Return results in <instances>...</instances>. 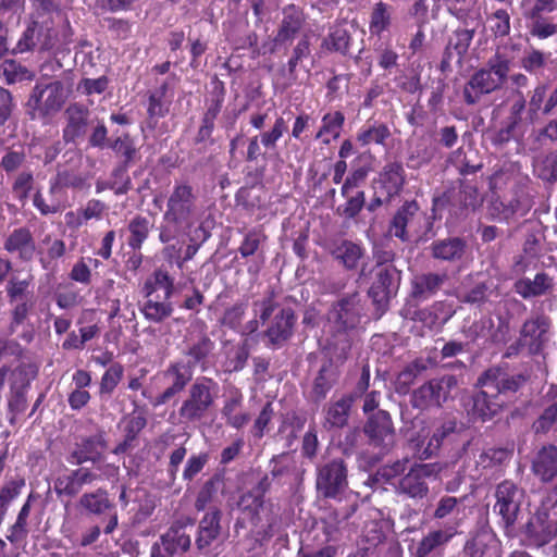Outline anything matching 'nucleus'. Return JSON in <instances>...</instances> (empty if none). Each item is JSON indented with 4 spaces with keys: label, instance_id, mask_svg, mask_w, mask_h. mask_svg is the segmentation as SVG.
Returning a JSON list of instances; mask_svg holds the SVG:
<instances>
[{
    "label": "nucleus",
    "instance_id": "nucleus-1",
    "mask_svg": "<svg viewBox=\"0 0 557 557\" xmlns=\"http://www.w3.org/2000/svg\"><path fill=\"white\" fill-rule=\"evenodd\" d=\"M219 384L208 376L197 377L188 387L187 395L178 408L182 422L194 423L205 419L219 397Z\"/></svg>",
    "mask_w": 557,
    "mask_h": 557
},
{
    "label": "nucleus",
    "instance_id": "nucleus-2",
    "mask_svg": "<svg viewBox=\"0 0 557 557\" xmlns=\"http://www.w3.org/2000/svg\"><path fill=\"white\" fill-rule=\"evenodd\" d=\"M66 99L63 82L37 83L26 101V112L32 120L46 121L62 109Z\"/></svg>",
    "mask_w": 557,
    "mask_h": 557
},
{
    "label": "nucleus",
    "instance_id": "nucleus-3",
    "mask_svg": "<svg viewBox=\"0 0 557 557\" xmlns=\"http://www.w3.org/2000/svg\"><path fill=\"white\" fill-rule=\"evenodd\" d=\"M556 506L557 485L547 494L524 525L525 537L532 545L542 547L557 537V518L552 517L550 513Z\"/></svg>",
    "mask_w": 557,
    "mask_h": 557
},
{
    "label": "nucleus",
    "instance_id": "nucleus-4",
    "mask_svg": "<svg viewBox=\"0 0 557 557\" xmlns=\"http://www.w3.org/2000/svg\"><path fill=\"white\" fill-rule=\"evenodd\" d=\"M483 202L478 186L470 181H460L458 188H451L433 199V211L447 206L451 218L463 220Z\"/></svg>",
    "mask_w": 557,
    "mask_h": 557
},
{
    "label": "nucleus",
    "instance_id": "nucleus-5",
    "mask_svg": "<svg viewBox=\"0 0 557 557\" xmlns=\"http://www.w3.org/2000/svg\"><path fill=\"white\" fill-rule=\"evenodd\" d=\"M457 386L458 379L451 374L432 379L412 392L410 398L411 406L420 410L440 408L450 397L451 391Z\"/></svg>",
    "mask_w": 557,
    "mask_h": 557
},
{
    "label": "nucleus",
    "instance_id": "nucleus-6",
    "mask_svg": "<svg viewBox=\"0 0 557 557\" xmlns=\"http://www.w3.org/2000/svg\"><path fill=\"white\" fill-rule=\"evenodd\" d=\"M494 496V512L500 517L506 533H510L518 520L524 491L513 482L505 480L496 486Z\"/></svg>",
    "mask_w": 557,
    "mask_h": 557
},
{
    "label": "nucleus",
    "instance_id": "nucleus-7",
    "mask_svg": "<svg viewBox=\"0 0 557 557\" xmlns=\"http://www.w3.org/2000/svg\"><path fill=\"white\" fill-rule=\"evenodd\" d=\"M347 465L342 458H333L317 468L315 486L318 493L325 498H337L346 491Z\"/></svg>",
    "mask_w": 557,
    "mask_h": 557
},
{
    "label": "nucleus",
    "instance_id": "nucleus-8",
    "mask_svg": "<svg viewBox=\"0 0 557 557\" xmlns=\"http://www.w3.org/2000/svg\"><path fill=\"white\" fill-rule=\"evenodd\" d=\"M196 214L197 194L194 188L187 183L176 184L168 198L163 220L191 225Z\"/></svg>",
    "mask_w": 557,
    "mask_h": 557
},
{
    "label": "nucleus",
    "instance_id": "nucleus-9",
    "mask_svg": "<svg viewBox=\"0 0 557 557\" xmlns=\"http://www.w3.org/2000/svg\"><path fill=\"white\" fill-rule=\"evenodd\" d=\"M389 259V253L385 252L383 261L379 262L373 270L374 280L368 292L369 297L380 309H385L400 281V272L393 264H385Z\"/></svg>",
    "mask_w": 557,
    "mask_h": 557
},
{
    "label": "nucleus",
    "instance_id": "nucleus-10",
    "mask_svg": "<svg viewBox=\"0 0 557 557\" xmlns=\"http://www.w3.org/2000/svg\"><path fill=\"white\" fill-rule=\"evenodd\" d=\"M363 315L364 308L361 296L358 292H354L333 305L329 313V321L333 324V329L350 333L360 324Z\"/></svg>",
    "mask_w": 557,
    "mask_h": 557
},
{
    "label": "nucleus",
    "instance_id": "nucleus-11",
    "mask_svg": "<svg viewBox=\"0 0 557 557\" xmlns=\"http://www.w3.org/2000/svg\"><path fill=\"white\" fill-rule=\"evenodd\" d=\"M441 471L437 463H416L404 474L397 491L410 498H423L429 494L428 480H435Z\"/></svg>",
    "mask_w": 557,
    "mask_h": 557
},
{
    "label": "nucleus",
    "instance_id": "nucleus-12",
    "mask_svg": "<svg viewBox=\"0 0 557 557\" xmlns=\"http://www.w3.org/2000/svg\"><path fill=\"white\" fill-rule=\"evenodd\" d=\"M363 433L371 446L384 453L391 450L396 442L392 417L385 410H377L368 418L363 426Z\"/></svg>",
    "mask_w": 557,
    "mask_h": 557
},
{
    "label": "nucleus",
    "instance_id": "nucleus-13",
    "mask_svg": "<svg viewBox=\"0 0 557 557\" xmlns=\"http://www.w3.org/2000/svg\"><path fill=\"white\" fill-rule=\"evenodd\" d=\"M307 23L304 10L294 4H287L282 10V20L272 39V51L287 48L300 34Z\"/></svg>",
    "mask_w": 557,
    "mask_h": 557
},
{
    "label": "nucleus",
    "instance_id": "nucleus-14",
    "mask_svg": "<svg viewBox=\"0 0 557 557\" xmlns=\"http://www.w3.org/2000/svg\"><path fill=\"white\" fill-rule=\"evenodd\" d=\"M527 382L521 373H510L503 367H491L478 379L476 385L491 388L499 398L502 395L518 392Z\"/></svg>",
    "mask_w": 557,
    "mask_h": 557
},
{
    "label": "nucleus",
    "instance_id": "nucleus-15",
    "mask_svg": "<svg viewBox=\"0 0 557 557\" xmlns=\"http://www.w3.org/2000/svg\"><path fill=\"white\" fill-rule=\"evenodd\" d=\"M506 79L494 74L488 67H482L475 71L463 87V100L472 106L480 101L483 95L492 94L503 87Z\"/></svg>",
    "mask_w": 557,
    "mask_h": 557
},
{
    "label": "nucleus",
    "instance_id": "nucleus-16",
    "mask_svg": "<svg viewBox=\"0 0 557 557\" xmlns=\"http://www.w3.org/2000/svg\"><path fill=\"white\" fill-rule=\"evenodd\" d=\"M107 447L106 434L99 431L94 435L82 437L71 450L67 461L74 466H81L87 461L96 463L100 461Z\"/></svg>",
    "mask_w": 557,
    "mask_h": 557
},
{
    "label": "nucleus",
    "instance_id": "nucleus-17",
    "mask_svg": "<svg viewBox=\"0 0 557 557\" xmlns=\"http://www.w3.org/2000/svg\"><path fill=\"white\" fill-rule=\"evenodd\" d=\"M550 325V319L543 313H537L524 321L520 335L531 354H539L548 342Z\"/></svg>",
    "mask_w": 557,
    "mask_h": 557
},
{
    "label": "nucleus",
    "instance_id": "nucleus-18",
    "mask_svg": "<svg viewBox=\"0 0 557 557\" xmlns=\"http://www.w3.org/2000/svg\"><path fill=\"white\" fill-rule=\"evenodd\" d=\"M99 475L91 469L81 467L67 474L60 475L54 481V492L59 497L73 498L77 496L85 485H91Z\"/></svg>",
    "mask_w": 557,
    "mask_h": 557
},
{
    "label": "nucleus",
    "instance_id": "nucleus-19",
    "mask_svg": "<svg viewBox=\"0 0 557 557\" xmlns=\"http://www.w3.org/2000/svg\"><path fill=\"white\" fill-rule=\"evenodd\" d=\"M423 219L419 205L416 201H407L395 213L389 232L397 238L406 242L409 239L410 232H417L418 226Z\"/></svg>",
    "mask_w": 557,
    "mask_h": 557
},
{
    "label": "nucleus",
    "instance_id": "nucleus-20",
    "mask_svg": "<svg viewBox=\"0 0 557 557\" xmlns=\"http://www.w3.org/2000/svg\"><path fill=\"white\" fill-rule=\"evenodd\" d=\"M465 557H500V542L488 528H483L467 541L463 547Z\"/></svg>",
    "mask_w": 557,
    "mask_h": 557
},
{
    "label": "nucleus",
    "instance_id": "nucleus-21",
    "mask_svg": "<svg viewBox=\"0 0 557 557\" xmlns=\"http://www.w3.org/2000/svg\"><path fill=\"white\" fill-rule=\"evenodd\" d=\"M194 369L184 361L171 363L164 371V377L170 381V386L159 396V403L169 401L176 394L185 389L187 384L193 380Z\"/></svg>",
    "mask_w": 557,
    "mask_h": 557
},
{
    "label": "nucleus",
    "instance_id": "nucleus-22",
    "mask_svg": "<svg viewBox=\"0 0 557 557\" xmlns=\"http://www.w3.org/2000/svg\"><path fill=\"white\" fill-rule=\"evenodd\" d=\"M296 318L290 308H281L274 315L264 335L269 344L280 347L293 335Z\"/></svg>",
    "mask_w": 557,
    "mask_h": 557
},
{
    "label": "nucleus",
    "instance_id": "nucleus-23",
    "mask_svg": "<svg viewBox=\"0 0 557 557\" xmlns=\"http://www.w3.org/2000/svg\"><path fill=\"white\" fill-rule=\"evenodd\" d=\"M457 524H448L443 529L430 530L418 543L416 557H428L433 553H440L457 534Z\"/></svg>",
    "mask_w": 557,
    "mask_h": 557
},
{
    "label": "nucleus",
    "instance_id": "nucleus-24",
    "mask_svg": "<svg viewBox=\"0 0 557 557\" xmlns=\"http://www.w3.org/2000/svg\"><path fill=\"white\" fill-rule=\"evenodd\" d=\"M356 511V506L350 505L344 508H335L327 512L321 520V543L330 544L341 539L345 521Z\"/></svg>",
    "mask_w": 557,
    "mask_h": 557
},
{
    "label": "nucleus",
    "instance_id": "nucleus-25",
    "mask_svg": "<svg viewBox=\"0 0 557 557\" xmlns=\"http://www.w3.org/2000/svg\"><path fill=\"white\" fill-rule=\"evenodd\" d=\"M447 280L446 273L425 272L416 274L411 280V295L416 300H428L442 288Z\"/></svg>",
    "mask_w": 557,
    "mask_h": 557
},
{
    "label": "nucleus",
    "instance_id": "nucleus-26",
    "mask_svg": "<svg viewBox=\"0 0 557 557\" xmlns=\"http://www.w3.org/2000/svg\"><path fill=\"white\" fill-rule=\"evenodd\" d=\"M330 255L346 270H355L364 255V249L348 239H338L329 244Z\"/></svg>",
    "mask_w": 557,
    "mask_h": 557
},
{
    "label": "nucleus",
    "instance_id": "nucleus-27",
    "mask_svg": "<svg viewBox=\"0 0 557 557\" xmlns=\"http://www.w3.org/2000/svg\"><path fill=\"white\" fill-rule=\"evenodd\" d=\"M405 183L404 169L398 163H389L384 166L380 177L374 182V190L387 199L398 195Z\"/></svg>",
    "mask_w": 557,
    "mask_h": 557
},
{
    "label": "nucleus",
    "instance_id": "nucleus-28",
    "mask_svg": "<svg viewBox=\"0 0 557 557\" xmlns=\"http://www.w3.org/2000/svg\"><path fill=\"white\" fill-rule=\"evenodd\" d=\"M532 472L540 481L547 483L557 478V447L545 445L532 460Z\"/></svg>",
    "mask_w": 557,
    "mask_h": 557
},
{
    "label": "nucleus",
    "instance_id": "nucleus-29",
    "mask_svg": "<svg viewBox=\"0 0 557 557\" xmlns=\"http://www.w3.org/2000/svg\"><path fill=\"white\" fill-rule=\"evenodd\" d=\"M504 401L491 388L482 387L472 396L471 411L482 421L491 420L503 409Z\"/></svg>",
    "mask_w": 557,
    "mask_h": 557
},
{
    "label": "nucleus",
    "instance_id": "nucleus-30",
    "mask_svg": "<svg viewBox=\"0 0 557 557\" xmlns=\"http://www.w3.org/2000/svg\"><path fill=\"white\" fill-rule=\"evenodd\" d=\"M4 249L10 253H16L23 261L32 260L36 246L30 231L26 227L15 228L5 239Z\"/></svg>",
    "mask_w": 557,
    "mask_h": 557
},
{
    "label": "nucleus",
    "instance_id": "nucleus-31",
    "mask_svg": "<svg viewBox=\"0 0 557 557\" xmlns=\"http://www.w3.org/2000/svg\"><path fill=\"white\" fill-rule=\"evenodd\" d=\"M89 110L83 104H71L65 111L67 124L63 129V139H77L85 136L89 125Z\"/></svg>",
    "mask_w": 557,
    "mask_h": 557
},
{
    "label": "nucleus",
    "instance_id": "nucleus-32",
    "mask_svg": "<svg viewBox=\"0 0 557 557\" xmlns=\"http://www.w3.org/2000/svg\"><path fill=\"white\" fill-rule=\"evenodd\" d=\"M351 343L352 339L349 332L333 329L324 348L327 356L326 361L341 367L348 358Z\"/></svg>",
    "mask_w": 557,
    "mask_h": 557
},
{
    "label": "nucleus",
    "instance_id": "nucleus-33",
    "mask_svg": "<svg viewBox=\"0 0 557 557\" xmlns=\"http://www.w3.org/2000/svg\"><path fill=\"white\" fill-rule=\"evenodd\" d=\"M221 510L214 508L202 517L198 525V535L196 537L198 549L202 550L209 547L219 537L221 533Z\"/></svg>",
    "mask_w": 557,
    "mask_h": 557
},
{
    "label": "nucleus",
    "instance_id": "nucleus-34",
    "mask_svg": "<svg viewBox=\"0 0 557 557\" xmlns=\"http://www.w3.org/2000/svg\"><path fill=\"white\" fill-rule=\"evenodd\" d=\"M354 400L352 395H344L339 399L331 401L325 408L324 428H344L348 423Z\"/></svg>",
    "mask_w": 557,
    "mask_h": 557
},
{
    "label": "nucleus",
    "instance_id": "nucleus-35",
    "mask_svg": "<svg viewBox=\"0 0 557 557\" xmlns=\"http://www.w3.org/2000/svg\"><path fill=\"white\" fill-rule=\"evenodd\" d=\"M213 349L214 342L207 334H200L184 351L185 356L188 357L186 363L190 364L193 369L200 366L202 370H206L208 358Z\"/></svg>",
    "mask_w": 557,
    "mask_h": 557
},
{
    "label": "nucleus",
    "instance_id": "nucleus-36",
    "mask_svg": "<svg viewBox=\"0 0 557 557\" xmlns=\"http://www.w3.org/2000/svg\"><path fill=\"white\" fill-rule=\"evenodd\" d=\"M351 41L349 30L343 24H337L331 27L329 34L323 38L321 49L346 55L349 52Z\"/></svg>",
    "mask_w": 557,
    "mask_h": 557
},
{
    "label": "nucleus",
    "instance_id": "nucleus-37",
    "mask_svg": "<svg viewBox=\"0 0 557 557\" xmlns=\"http://www.w3.org/2000/svg\"><path fill=\"white\" fill-rule=\"evenodd\" d=\"M553 287V278L546 273H537L533 280L525 277L516 282L515 290L522 298L537 297L546 294Z\"/></svg>",
    "mask_w": 557,
    "mask_h": 557
},
{
    "label": "nucleus",
    "instance_id": "nucleus-38",
    "mask_svg": "<svg viewBox=\"0 0 557 557\" xmlns=\"http://www.w3.org/2000/svg\"><path fill=\"white\" fill-rule=\"evenodd\" d=\"M394 8L384 2L374 3L370 13L369 32L372 36H381L388 32L393 24Z\"/></svg>",
    "mask_w": 557,
    "mask_h": 557
},
{
    "label": "nucleus",
    "instance_id": "nucleus-39",
    "mask_svg": "<svg viewBox=\"0 0 557 557\" xmlns=\"http://www.w3.org/2000/svg\"><path fill=\"white\" fill-rule=\"evenodd\" d=\"M78 505L86 512L95 516L104 515L114 508L108 492L103 488H97L94 492L83 494L79 497Z\"/></svg>",
    "mask_w": 557,
    "mask_h": 557
},
{
    "label": "nucleus",
    "instance_id": "nucleus-40",
    "mask_svg": "<svg viewBox=\"0 0 557 557\" xmlns=\"http://www.w3.org/2000/svg\"><path fill=\"white\" fill-rule=\"evenodd\" d=\"M432 256L444 261L460 260L466 251V243L459 237L436 240L431 245Z\"/></svg>",
    "mask_w": 557,
    "mask_h": 557
},
{
    "label": "nucleus",
    "instance_id": "nucleus-41",
    "mask_svg": "<svg viewBox=\"0 0 557 557\" xmlns=\"http://www.w3.org/2000/svg\"><path fill=\"white\" fill-rule=\"evenodd\" d=\"M455 159L460 166V172L462 174L473 173L480 170L483 165L480 157V150L478 148V141H465L456 151Z\"/></svg>",
    "mask_w": 557,
    "mask_h": 557
},
{
    "label": "nucleus",
    "instance_id": "nucleus-42",
    "mask_svg": "<svg viewBox=\"0 0 557 557\" xmlns=\"http://www.w3.org/2000/svg\"><path fill=\"white\" fill-rule=\"evenodd\" d=\"M523 16L529 21L530 36L544 40L557 34V24L552 17L544 16V13L524 12Z\"/></svg>",
    "mask_w": 557,
    "mask_h": 557
},
{
    "label": "nucleus",
    "instance_id": "nucleus-43",
    "mask_svg": "<svg viewBox=\"0 0 557 557\" xmlns=\"http://www.w3.org/2000/svg\"><path fill=\"white\" fill-rule=\"evenodd\" d=\"M493 295H498L497 286L488 280L474 284L471 288L461 293L458 298L463 304L481 307Z\"/></svg>",
    "mask_w": 557,
    "mask_h": 557
},
{
    "label": "nucleus",
    "instance_id": "nucleus-44",
    "mask_svg": "<svg viewBox=\"0 0 557 557\" xmlns=\"http://www.w3.org/2000/svg\"><path fill=\"white\" fill-rule=\"evenodd\" d=\"M146 297L147 300L143 305L141 312L147 320L159 323L172 314L173 306L169 299L161 297L160 294Z\"/></svg>",
    "mask_w": 557,
    "mask_h": 557
},
{
    "label": "nucleus",
    "instance_id": "nucleus-45",
    "mask_svg": "<svg viewBox=\"0 0 557 557\" xmlns=\"http://www.w3.org/2000/svg\"><path fill=\"white\" fill-rule=\"evenodd\" d=\"M224 487V476L219 473L214 474L201 486L195 500V508L198 511L205 510L209 504L216 500L219 493L223 492Z\"/></svg>",
    "mask_w": 557,
    "mask_h": 557
},
{
    "label": "nucleus",
    "instance_id": "nucleus-46",
    "mask_svg": "<svg viewBox=\"0 0 557 557\" xmlns=\"http://www.w3.org/2000/svg\"><path fill=\"white\" fill-rule=\"evenodd\" d=\"M339 367L336 363L325 361L313 383V394L318 398H324L327 392L337 382Z\"/></svg>",
    "mask_w": 557,
    "mask_h": 557
},
{
    "label": "nucleus",
    "instance_id": "nucleus-47",
    "mask_svg": "<svg viewBox=\"0 0 557 557\" xmlns=\"http://www.w3.org/2000/svg\"><path fill=\"white\" fill-rule=\"evenodd\" d=\"M162 546L170 555H174L178 549L186 552L190 547V537L180 524H173L160 537Z\"/></svg>",
    "mask_w": 557,
    "mask_h": 557
},
{
    "label": "nucleus",
    "instance_id": "nucleus-48",
    "mask_svg": "<svg viewBox=\"0 0 557 557\" xmlns=\"http://www.w3.org/2000/svg\"><path fill=\"white\" fill-rule=\"evenodd\" d=\"M0 73L8 85L33 81L35 77L33 71L13 59H7L1 63Z\"/></svg>",
    "mask_w": 557,
    "mask_h": 557
},
{
    "label": "nucleus",
    "instance_id": "nucleus-49",
    "mask_svg": "<svg viewBox=\"0 0 557 557\" xmlns=\"http://www.w3.org/2000/svg\"><path fill=\"white\" fill-rule=\"evenodd\" d=\"M345 123V115L342 111H331L325 113L321 120V126L315 135V139L321 137L337 139L341 136Z\"/></svg>",
    "mask_w": 557,
    "mask_h": 557
},
{
    "label": "nucleus",
    "instance_id": "nucleus-50",
    "mask_svg": "<svg viewBox=\"0 0 557 557\" xmlns=\"http://www.w3.org/2000/svg\"><path fill=\"white\" fill-rule=\"evenodd\" d=\"M264 499L255 493H244L238 502L237 508L242 511L245 518H248L252 525H258L261 521L260 511L263 508Z\"/></svg>",
    "mask_w": 557,
    "mask_h": 557
},
{
    "label": "nucleus",
    "instance_id": "nucleus-51",
    "mask_svg": "<svg viewBox=\"0 0 557 557\" xmlns=\"http://www.w3.org/2000/svg\"><path fill=\"white\" fill-rule=\"evenodd\" d=\"M429 359H416L410 362L397 376V391L407 392L416 379L422 375L429 368Z\"/></svg>",
    "mask_w": 557,
    "mask_h": 557
},
{
    "label": "nucleus",
    "instance_id": "nucleus-52",
    "mask_svg": "<svg viewBox=\"0 0 557 557\" xmlns=\"http://www.w3.org/2000/svg\"><path fill=\"white\" fill-rule=\"evenodd\" d=\"M144 289L146 296H156L161 292V297L170 299L174 289L173 278L170 277L168 272L157 270L152 280L146 282Z\"/></svg>",
    "mask_w": 557,
    "mask_h": 557
},
{
    "label": "nucleus",
    "instance_id": "nucleus-53",
    "mask_svg": "<svg viewBox=\"0 0 557 557\" xmlns=\"http://www.w3.org/2000/svg\"><path fill=\"white\" fill-rule=\"evenodd\" d=\"M463 499L465 497L455 496H442L436 503V507L433 512V518L443 520L446 518H458L463 512Z\"/></svg>",
    "mask_w": 557,
    "mask_h": 557
},
{
    "label": "nucleus",
    "instance_id": "nucleus-54",
    "mask_svg": "<svg viewBox=\"0 0 557 557\" xmlns=\"http://www.w3.org/2000/svg\"><path fill=\"white\" fill-rule=\"evenodd\" d=\"M35 498L36 496L33 493L28 495L25 504L22 506L17 515L15 523L9 529V534L7 535V539L11 543L18 542L27 536V519L30 512V504Z\"/></svg>",
    "mask_w": 557,
    "mask_h": 557
},
{
    "label": "nucleus",
    "instance_id": "nucleus-55",
    "mask_svg": "<svg viewBox=\"0 0 557 557\" xmlns=\"http://www.w3.org/2000/svg\"><path fill=\"white\" fill-rule=\"evenodd\" d=\"M509 458V451L503 448H491L481 451L475 458L476 475L480 476L483 470H488L503 465Z\"/></svg>",
    "mask_w": 557,
    "mask_h": 557
},
{
    "label": "nucleus",
    "instance_id": "nucleus-56",
    "mask_svg": "<svg viewBox=\"0 0 557 557\" xmlns=\"http://www.w3.org/2000/svg\"><path fill=\"white\" fill-rule=\"evenodd\" d=\"M211 85L212 90L210 92V98L206 100L205 113L218 119L225 100L226 88L224 82L216 75L212 78Z\"/></svg>",
    "mask_w": 557,
    "mask_h": 557
},
{
    "label": "nucleus",
    "instance_id": "nucleus-57",
    "mask_svg": "<svg viewBox=\"0 0 557 557\" xmlns=\"http://www.w3.org/2000/svg\"><path fill=\"white\" fill-rule=\"evenodd\" d=\"M151 226L147 218L140 215L135 216L128 224V231L131 233L128 245L133 249H140L149 235Z\"/></svg>",
    "mask_w": 557,
    "mask_h": 557
},
{
    "label": "nucleus",
    "instance_id": "nucleus-58",
    "mask_svg": "<svg viewBox=\"0 0 557 557\" xmlns=\"http://www.w3.org/2000/svg\"><path fill=\"white\" fill-rule=\"evenodd\" d=\"M247 308V299L239 300L233 304L232 306L227 307L220 319L221 325L234 331H239Z\"/></svg>",
    "mask_w": 557,
    "mask_h": 557
},
{
    "label": "nucleus",
    "instance_id": "nucleus-59",
    "mask_svg": "<svg viewBox=\"0 0 557 557\" xmlns=\"http://www.w3.org/2000/svg\"><path fill=\"white\" fill-rule=\"evenodd\" d=\"M475 30L468 28H457L453 32L448 39L449 47L454 48L455 53L458 57V61L467 54L469 47L474 38Z\"/></svg>",
    "mask_w": 557,
    "mask_h": 557
},
{
    "label": "nucleus",
    "instance_id": "nucleus-60",
    "mask_svg": "<svg viewBox=\"0 0 557 557\" xmlns=\"http://www.w3.org/2000/svg\"><path fill=\"white\" fill-rule=\"evenodd\" d=\"M311 53V42L308 35H304L292 50V54L287 61V70L290 77L296 76L297 66L304 59Z\"/></svg>",
    "mask_w": 557,
    "mask_h": 557
},
{
    "label": "nucleus",
    "instance_id": "nucleus-61",
    "mask_svg": "<svg viewBox=\"0 0 557 557\" xmlns=\"http://www.w3.org/2000/svg\"><path fill=\"white\" fill-rule=\"evenodd\" d=\"M38 27H39L38 22L32 21L26 26L24 32L22 33L15 47L11 50V53L20 54V53L33 51L38 41V32H37Z\"/></svg>",
    "mask_w": 557,
    "mask_h": 557
},
{
    "label": "nucleus",
    "instance_id": "nucleus-62",
    "mask_svg": "<svg viewBox=\"0 0 557 557\" xmlns=\"http://www.w3.org/2000/svg\"><path fill=\"white\" fill-rule=\"evenodd\" d=\"M457 422L455 419H446L437 426L429 438V446L431 451L436 454L440 451L442 445L446 440L456 433Z\"/></svg>",
    "mask_w": 557,
    "mask_h": 557
},
{
    "label": "nucleus",
    "instance_id": "nucleus-63",
    "mask_svg": "<svg viewBox=\"0 0 557 557\" xmlns=\"http://www.w3.org/2000/svg\"><path fill=\"white\" fill-rule=\"evenodd\" d=\"M374 51L377 65L385 72L392 73L399 66V54L391 44H382Z\"/></svg>",
    "mask_w": 557,
    "mask_h": 557
},
{
    "label": "nucleus",
    "instance_id": "nucleus-64",
    "mask_svg": "<svg viewBox=\"0 0 557 557\" xmlns=\"http://www.w3.org/2000/svg\"><path fill=\"white\" fill-rule=\"evenodd\" d=\"M547 57L542 50L531 48L521 58V67L530 74H537L546 66Z\"/></svg>",
    "mask_w": 557,
    "mask_h": 557
}]
</instances>
